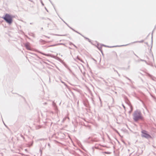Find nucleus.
<instances>
[{"label": "nucleus", "instance_id": "nucleus-2", "mask_svg": "<svg viewBox=\"0 0 156 156\" xmlns=\"http://www.w3.org/2000/svg\"><path fill=\"white\" fill-rule=\"evenodd\" d=\"M2 18L9 24H11L12 23L13 17L12 16L8 14H6L5 16Z\"/></svg>", "mask_w": 156, "mask_h": 156}, {"label": "nucleus", "instance_id": "nucleus-3", "mask_svg": "<svg viewBox=\"0 0 156 156\" xmlns=\"http://www.w3.org/2000/svg\"><path fill=\"white\" fill-rule=\"evenodd\" d=\"M147 131L145 130H143L142 132L143 134L142 135V136L145 137L147 138H151V136L147 134Z\"/></svg>", "mask_w": 156, "mask_h": 156}, {"label": "nucleus", "instance_id": "nucleus-6", "mask_svg": "<svg viewBox=\"0 0 156 156\" xmlns=\"http://www.w3.org/2000/svg\"><path fill=\"white\" fill-rule=\"evenodd\" d=\"M55 45H51V46H55Z\"/></svg>", "mask_w": 156, "mask_h": 156}, {"label": "nucleus", "instance_id": "nucleus-1", "mask_svg": "<svg viewBox=\"0 0 156 156\" xmlns=\"http://www.w3.org/2000/svg\"><path fill=\"white\" fill-rule=\"evenodd\" d=\"M133 119L135 121L143 119V117L141 112L138 111H135L133 115Z\"/></svg>", "mask_w": 156, "mask_h": 156}, {"label": "nucleus", "instance_id": "nucleus-5", "mask_svg": "<svg viewBox=\"0 0 156 156\" xmlns=\"http://www.w3.org/2000/svg\"><path fill=\"white\" fill-rule=\"evenodd\" d=\"M144 42L143 41H137L138 42Z\"/></svg>", "mask_w": 156, "mask_h": 156}, {"label": "nucleus", "instance_id": "nucleus-4", "mask_svg": "<svg viewBox=\"0 0 156 156\" xmlns=\"http://www.w3.org/2000/svg\"><path fill=\"white\" fill-rule=\"evenodd\" d=\"M25 46L27 49L28 50H31V48L30 44L29 43H27L25 44Z\"/></svg>", "mask_w": 156, "mask_h": 156}]
</instances>
